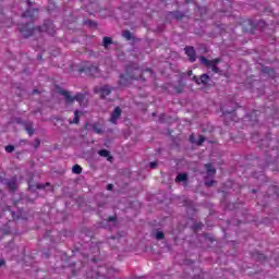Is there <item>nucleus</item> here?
I'll return each instance as SVG.
<instances>
[{
  "mask_svg": "<svg viewBox=\"0 0 279 279\" xmlns=\"http://www.w3.org/2000/svg\"><path fill=\"white\" fill-rule=\"evenodd\" d=\"M38 12V9H28L22 14V19H28V22L25 24H19L17 29L22 34L23 38H29V36H34V33L38 32L43 34H49V36H56V26L53 22L47 20L44 22L43 26L34 28V14Z\"/></svg>",
  "mask_w": 279,
  "mask_h": 279,
  "instance_id": "1",
  "label": "nucleus"
},
{
  "mask_svg": "<svg viewBox=\"0 0 279 279\" xmlns=\"http://www.w3.org/2000/svg\"><path fill=\"white\" fill-rule=\"evenodd\" d=\"M144 73H149L150 76L154 75L151 69L143 70V68L138 66V63H130L126 65L125 74H120L119 85L130 86L131 82L134 80L145 82V77H143Z\"/></svg>",
  "mask_w": 279,
  "mask_h": 279,
  "instance_id": "2",
  "label": "nucleus"
},
{
  "mask_svg": "<svg viewBox=\"0 0 279 279\" xmlns=\"http://www.w3.org/2000/svg\"><path fill=\"white\" fill-rule=\"evenodd\" d=\"M59 95H62V97H64V102L66 104V106H71L75 101H77V104H82V101H84L86 97L83 93H77L75 96H72L71 92L65 89H59Z\"/></svg>",
  "mask_w": 279,
  "mask_h": 279,
  "instance_id": "3",
  "label": "nucleus"
},
{
  "mask_svg": "<svg viewBox=\"0 0 279 279\" xmlns=\"http://www.w3.org/2000/svg\"><path fill=\"white\" fill-rule=\"evenodd\" d=\"M78 73H86V75H90V77H99L101 75V71L98 65H93L90 63H85L78 69Z\"/></svg>",
  "mask_w": 279,
  "mask_h": 279,
  "instance_id": "4",
  "label": "nucleus"
},
{
  "mask_svg": "<svg viewBox=\"0 0 279 279\" xmlns=\"http://www.w3.org/2000/svg\"><path fill=\"white\" fill-rule=\"evenodd\" d=\"M201 64H204L207 69H211L214 73H221V71L218 69L217 64L221 62V59L216 58L213 60H208L206 57H199Z\"/></svg>",
  "mask_w": 279,
  "mask_h": 279,
  "instance_id": "5",
  "label": "nucleus"
},
{
  "mask_svg": "<svg viewBox=\"0 0 279 279\" xmlns=\"http://www.w3.org/2000/svg\"><path fill=\"white\" fill-rule=\"evenodd\" d=\"M94 92L96 93V95H100L101 99H106V97H108V95H110V93H112V88H110L108 85H104V86H96L94 88Z\"/></svg>",
  "mask_w": 279,
  "mask_h": 279,
  "instance_id": "6",
  "label": "nucleus"
},
{
  "mask_svg": "<svg viewBox=\"0 0 279 279\" xmlns=\"http://www.w3.org/2000/svg\"><path fill=\"white\" fill-rule=\"evenodd\" d=\"M192 82H195L198 86H206L210 82V76L208 74H202L199 77L194 75Z\"/></svg>",
  "mask_w": 279,
  "mask_h": 279,
  "instance_id": "7",
  "label": "nucleus"
},
{
  "mask_svg": "<svg viewBox=\"0 0 279 279\" xmlns=\"http://www.w3.org/2000/svg\"><path fill=\"white\" fill-rule=\"evenodd\" d=\"M47 186H51V183H49V182H47L45 184L34 183V179H31L28 181V190L29 191H36V190L43 191V190L47 189Z\"/></svg>",
  "mask_w": 279,
  "mask_h": 279,
  "instance_id": "8",
  "label": "nucleus"
},
{
  "mask_svg": "<svg viewBox=\"0 0 279 279\" xmlns=\"http://www.w3.org/2000/svg\"><path fill=\"white\" fill-rule=\"evenodd\" d=\"M3 215H10L12 221H16L19 219H27V216L23 211H20V215H16L14 211L10 210V207L3 211Z\"/></svg>",
  "mask_w": 279,
  "mask_h": 279,
  "instance_id": "9",
  "label": "nucleus"
},
{
  "mask_svg": "<svg viewBox=\"0 0 279 279\" xmlns=\"http://www.w3.org/2000/svg\"><path fill=\"white\" fill-rule=\"evenodd\" d=\"M185 54L187 56L190 62H195L197 60V53L195 52V48L192 46H186L184 48Z\"/></svg>",
  "mask_w": 279,
  "mask_h": 279,
  "instance_id": "10",
  "label": "nucleus"
},
{
  "mask_svg": "<svg viewBox=\"0 0 279 279\" xmlns=\"http://www.w3.org/2000/svg\"><path fill=\"white\" fill-rule=\"evenodd\" d=\"M122 112L123 111L121 110V107H116L111 113L110 119H109L110 123H117V121H119V119H121Z\"/></svg>",
  "mask_w": 279,
  "mask_h": 279,
  "instance_id": "11",
  "label": "nucleus"
},
{
  "mask_svg": "<svg viewBox=\"0 0 279 279\" xmlns=\"http://www.w3.org/2000/svg\"><path fill=\"white\" fill-rule=\"evenodd\" d=\"M16 182H17L16 177H12L10 180L7 181V186L9 191H11L12 193L16 191Z\"/></svg>",
  "mask_w": 279,
  "mask_h": 279,
  "instance_id": "12",
  "label": "nucleus"
},
{
  "mask_svg": "<svg viewBox=\"0 0 279 279\" xmlns=\"http://www.w3.org/2000/svg\"><path fill=\"white\" fill-rule=\"evenodd\" d=\"M205 141H206V137H204V135H199L197 142L195 141V135L194 134L190 135V142L191 143H196V145H203Z\"/></svg>",
  "mask_w": 279,
  "mask_h": 279,
  "instance_id": "13",
  "label": "nucleus"
},
{
  "mask_svg": "<svg viewBox=\"0 0 279 279\" xmlns=\"http://www.w3.org/2000/svg\"><path fill=\"white\" fill-rule=\"evenodd\" d=\"M98 154H99L102 158H107V160H108L109 162H112V156H110V151H109V150H107V149H100V150L98 151Z\"/></svg>",
  "mask_w": 279,
  "mask_h": 279,
  "instance_id": "14",
  "label": "nucleus"
},
{
  "mask_svg": "<svg viewBox=\"0 0 279 279\" xmlns=\"http://www.w3.org/2000/svg\"><path fill=\"white\" fill-rule=\"evenodd\" d=\"M92 130H94L95 134H104V129L99 125V123L90 124Z\"/></svg>",
  "mask_w": 279,
  "mask_h": 279,
  "instance_id": "15",
  "label": "nucleus"
},
{
  "mask_svg": "<svg viewBox=\"0 0 279 279\" xmlns=\"http://www.w3.org/2000/svg\"><path fill=\"white\" fill-rule=\"evenodd\" d=\"M205 169L208 175H215V173H217V170L213 167V163H206Z\"/></svg>",
  "mask_w": 279,
  "mask_h": 279,
  "instance_id": "16",
  "label": "nucleus"
},
{
  "mask_svg": "<svg viewBox=\"0 0 279 279\" xmlns=\"http://www.w3.org/2000/svg\"><path fill=\"white\" fill-rule=\"evenodd\" d=\"M258 112H259L258 110H253V112L247 116L250 121H252L253 123H256V121H258Z\"/></svg>",
  "mask_w": 279,
  "mask_h": 279,
  "instance_id": "17",
  "label": "nucleus"
},
{
  "mask_svg": "<svg viewBox=\"0 0 279 279\" xmlns=\"http://www.w3.org/2000/svg\"><path fill=\"white\" fill-rule=\"evenodd\" d=\"M189 180V174L179 173L175 178V182H186Z\"/></svg>",
  "mask_w": 279,
  "mask_h": 279,
  "instance_id": "18",
  "label": "nucleus"
},
{
  "mask_svg": "<svg viewBox=\"0 0 279 279\" xmlns=\"http://www.w3.org/2000/svg\"><path fill=\"white\" fill-rule=\"evenodd\" d=\"M80 114H82V111L75 110L74 119H73V121H70V123H74L75 125H77V123H80Z\"/></svg>",
  "mask_w": 279,
  "mask_h": 279,
  "instance_id": "19",
  "label": "nucleus"
},
{
  "mask_svg": "<svg viewBox=\"0 0 279 279\" xmlns=\"http://www.w3.org/2000/svg\"><path fill=\"white\" fill-rule=\"evenodd\" d=\"M109 45H112V38L104 37V39H102V47H105V49H108Z\"/></svg>",
  "mask_w": 279,
  "mask_h": 279,
  "instance_id": "20",
  "label": "nucleus"
},
{
  "mask_svg": "<svg viewBox=\"0 0 279 279\" xmlns=\"http://www.w3.org/2000/svg\"><path fill=\"white\" fill-rule=\"evenodd\" d=\"M12 232V230H10V227H4L2 229H0V234H2V236H8V234H10Z\"/></svg>",
  "mask_w": 279,
  "mask_h": 279,
  "instance_id": "21",
  "label": "nucleus"
},
{
  "mask_svg": "<svg viewBox=\"0 0 279 279\" xmlns=\"http://www.w3.org/2000/svg\"><path fill=\"white\" fill-rule=\"evenodd\" d=\"M172 16H174L177 21H182L184 19V14L180 13V11L172 12Z\"/></svg>",
  "mask_w": 279,
  "mask_h": 279,
  "instance_id": "22",
  "label": "nucleus"
},
{
  "mask_svg": "<svg viewBox=\"0 0 279 279\" xmlns=\"http://www.w3.org/2000/svg\"><path fill=\"white\" fill-rule=\"evenodd\" d=\"M72 172L75 173L76 175H80V173H82V166L74 165L72 168Z\"/></svg>",
  "mask_w": 279,
  "mask_h": 279,
  "instance_id": "23",
  "label": "nucleus"
},
{
  "mask_svg": "<svg viewBox=\"0 0 279 279\" xmlns=\"http://www.w3.org/2000/svg\"><path fill=\"white\" fill-rule=\"evenodd\" d=\"M174 90L178 95L184 93V84H180L179 86H174Z\"/></svg>",
  "mask_w": 279,
  "mask_h": 279,
  "instance_id": "24",
  "label": "nucleus"
},
{
  "mask_svg": "<svg viewBox=\"0 0 279 279\" xmlns=\"http://www.w3.org/2000/svg\"><path fill=\"white\" fill-rule=\"evenodd\" d=\"M123 38H125V40H131L132 39V33L130 31H124L122 33Z\"/></svg>",
  "mask_w": 279,
  "mask_h": 279,
  "instance_id": "25",
  "label": "nucleus"
},
{
  "mask_svg": "<svg viewBox=\"0 0 279 279\" xmlns=\"http://www.w3.org/2000/svg\"><path fill=\"white\" fill-rule=\"evenodd\" d=\"M27 134L29 136H34V126H32V124H28L26 128H25Z\"/></svg>",
  "mask_w": 279,
  "mask_h": 279,
  "instance_id": "26",
  "label": "nucleus"
},
{
  "mask_svg": "<svg viewBox=\"0 0 279 279\" xmlns=\"http://www.w3.org/2000/svg\"><path fill=\"white\" fill-rule=\"evenodd\" d=\"M253 258H256V260H265V256L260 253L253 254Z\"/></svg>",
  "mask_w": 279,
  "mask_h": 279,
  "instance_id": "27",
  "label": "nucleus"
},
{
  "mask_svg": "<svg viewBox=\"0 0 279 279\" xmlns=\"http://www.w3.org/2000/svg\"><path fill=\"white\" fill-rule=\"evenodd\" d=\"M156 239H157L158 241H162V239H165V233H163L162 231H158V232L156 233Z\"/></svg>",
  "mask_w": 279,
  "mask_h": 279,
  "instance_id": "28",
  "label": "nucleus"
},
{
  "mask_svg": "<svg viewBox=\"0 0 279 279\" xmlns=\"http://www.w3.org/2000/svg\"><path fill=\"white\" fill-rule=\"evenodd\" d=\"M5 151H7V154H12V151H14V145H8V146H5Z\"/></svg>",
  "mask_w": 279,
  "mask_h": 279,
  "instance_id": "29",
  "label": "nucleus"
},
{
  "mask_svg": "<svg viewBox=\"0 0 279 279\" xmlns=\"http://www.w3.org/2000/svg\"><path fill=\"white\" fill-rule=\"evenodd\" d=\"M221 112H222L223 117H226V114H232L234 112V110H226L223 107H221Z\"/></svg>",
  "mask_w": 279,
  "mask_h": 279,
  "instance_id": "30",
  "label": "nucleus"
},
{
  "mask_svg": "<svg viewBox=\"0 0 279 279\" xmlns=\"http://www.w3.org/2000/svg\"><path fill=\"white\" fill-rule=\"evenodd\" d=\"M215 184V180L205 181V186H213Z\"/></svg>",
  "mask_w": 279,
  "mask_h": 279,
  "instance_id": "31",
  "label": "nucleus"
},
{
  "mask_svg": "<svg viewBox=\"0 0 279 279\" xmlns=\"http://www.w3.org/2000/svg\"><path fill=\"white\" fill-rule=\"evenodd\" d=\"M149 167H150V169H156V167H158V163L156 161H151L149 163Z\"/></svg>",
  "mask_w": 279,
  "mask_h": 279,
  "instance_id": "32",
  "label": "nucleus"
},
{
  "mask_svg": "<svg viewBox=\"0 0 279 279\" xmlns=\"http://www.w3.org/2000/svg\"><path fill=\"white\" fill-rule=\"evenodd\" d=\"M160 123H167V120H165V113H162L159 118Z\"/></svg>",
  "mask_w": 279,
  "mask_h": 279,
  "instance_id": "33",
  "label": "nucleus"
},
{
  "mask_svg": "<svg viewBox=\"0 0 279 279\" xmlns=\"http://www.w3.org/2000/svg\"><path fill=\"white\" fill-rule=\"evenodd\" d=\"M34 147H40V140L38 138L35 140Z\"/></svg>",
  "mask_w": 279,
  "mask_h": 279,
  "instance_id": "34",
  "label": "nucleus"
},
{
  "mask_svg": "<svg viewBox=\"0 0 279 279\" xmlns=\"http://www.w3.org/2000/svg\"><path fill=\"white\" fill-rule=\"evenodd\" d=\"M265 73H274V69L265 68L264 69Z\"/></svg>",
  "mask_w": 279,
  "mask_h": 279,
  "instance_id": "35",
  "label": "nucleus"
},
{
  "mask_svg": "<svg viewBox=\"0 0 279 279\" xmlns=\"http://www.w3.org/2000/svg\"><path fill=\"white\" fill-rule=\"evenodd\" d=\"M108 221H117V217H114V216H109V217H108Z\"/></svg>",
  "mask_w": 279,
  "mask_h": 279,
  "instance_id": "36",
  "label": "nucleus"
},
{
  "mask_svg": "<svg viewBox=\"0 0 279 279\" xmlns=\"http://www.w3.org/2000/svg\"><path fill=\"white\" fill-rule=\"evenodd\" d=\"M112 189H113V185H112V184H108V185H107V191H112Z\"/></svg>",
  "mask_w": 279,
  "mask_h": 279,
  "instance_id": "37",
  "label": "nucleus"
},
{
  "mask_svg": "<svg viewBox=\"0 0 279 279\" xmlns=\"http://www.w3.org/2000/svg\"><path fill=\"white\" fill-rule=\"evenodd\" d=\"M3 265H5V259L0 258V267H3Z\"/></svg>",
  "mask_w": 279,
  "mask_h": 279,
  "instance_id": "38",
  "label": "nucleus"
},
{
  "mask_svg": "<svg viewBox=\"0 0 279 279\" xmlns=\"http://www.w3.org/2000/svg\"><path fill=\"white\" fill-rule=\"evenodd\" d=\"M191 75H193V70L187 71V76L191 77Z\"/></svg>",
  "mask_w": 279,
  "mask_h": 279,
  "instance_id": "39",
  "label": "nucleus"
},
{
  "mask_svg": "<svg viewBox=\"0 0 279 279\" xmlns=\"http://www.w3.org/2000/svg\"><path fill=\"white\" fill-rule=\"evenodd\" d=\"M37 60H43V54H38Z\"/></svg>",
  "mask_w": 279,
  "mask_h": 279,
  "instance_id": "40",
  "label": "nucleus"
},
{
  "mask_svg": "<svg viewBox=\"0 0 279 279\" xmlns=\"http://www.w3.org/2000/svg\"><path fill=\"white\" fill-rule=\"evenodd\" d=\"M38 94V89L33 90V95Z\"/></svg>",
  "mask_w": 279,
  "mask_h": 279,
  "instance_id": "41",
  "label": "nucleus"
},
{
  "mask_svg": "<svg viewBox=\"0 0 279 279\" xmlns=\"http://www.w3.org/2000/svg\"><path fill=\"white\" fill-rule=\"evenodd\" d=\"M191 1H192V0H185V3L189 4V3H191Z\"/></svg>",
  "mask_w": 279,
  "mask_h": 279,
  "instance_id": "42",
  "label": "nucleus"
},
{
  "mask_svg": "<svg viewBox=\"0 0 279 279\" xmlns=\"http://www.w3.org/2000/svg\"><path fill=\"white\" fill-rule=\"evenodd\" d=\"M247 23H248V25H251V29H252V21H248Z\"/></svg>",
  "mask_w": 279,
  "mask_h": 279,
  "instance_id": "43",
  "label": "nucleus"
},
{
  "mask_svg": "<svg viewBox=\"0 0 279 279\" xmlns=\"http://www.w3.org/2000/svg\"><path fill=\"white\" fill-rule=\"evenodd\" d=\"M27 3H28V5H32V1L31 0H28Z\"/></svg>",
  "mask_w": 279,
  "mask_h": 279,
  "instance_id": "44",
  "label": "nucleus"
},
{
  "mask_svg": "<svg viewBox=\"0 0 279 279\" xmlns=\"http://www.w3.org/2000/svg\"><path fill=\"white\" fill-rule=\"evenodd\" d=\"M262 143H267V138L266 140H262Z\"/></svg>",
  "mask_w": 279,
  "mask_h": 279,
  "instance_id": "45",
  "label": "nucleus"
},
{
  "mask_svg": "<svg viewBox=\"0 0 279 279\" xmlns=\"http://www.w3.org/2000/svg\"><path fill=\"white\" fill-rule=\"evenodd\" d=\"M0 16H2V19H3V13H0Z\"/></svg>",
  "mask_w": 279,
  "mask_h": 279,
  "instance_id": "46",
  "label": "nucleus"
},
{
  "mask_svg": "<svg viewBox=\"0 0 279 279\" xmlns=\"http://www.w3.org/2000/svg\"><path fill=\"white\" fill-rule=\"evenodd\" d=\"M89 25H93V22H92V21H89Z\"/></svg>",
  "mask_w": 279,
  "mask_h": 279,
  "instance_id": "47",
  "label": "nucleus"
},
{
  "mask_svg": "<svg viewBox=\"0 0 279 279\" xmlns=\"http://www.w3.org/2000/svg\"><path fill=\"white\" fill-rule=\"evenodd\" d=\"M9 223H12V219L9 220Z\"/></svg>",
  "mask_w": 279,
  "mask_h": 279,
  "instance_id": "48",
  "label": "nucleus"
},
{
  "mask_svg": "<svg viewBox=\"0 0 279 279\" xmlns=\"http://www.w3.org/2000/svg\"><path fill=\"white\" fill-rule=\"evenodd\" d=\"M253 193H256V190H253Z\"/></svg>",
  "mask_w": 279,
  "mask_h": 279,
  "instance_id": "49",
  "label": "nucleus"
},
{
  "mask_svg": "<svg viewBox=\"0 0 279 279\" xmlns=\"http://www.w3.org/2000/svg\"><path fill=\"white\" fill-rule=\"evenodd\" d=\"M96 279H99V275L96 277Z\"/></svg>",
  "mask_w": 279,
  "mask_h": 279,
  "instance_id": "50",
  "label": "nucleus"
}]
</instances>
